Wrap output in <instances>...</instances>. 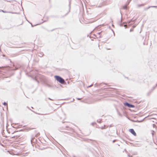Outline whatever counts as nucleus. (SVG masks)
I'll list each match as a JSON object with an SVG mask.
<instances>
[{
    "label": "nucleus",
    "mask_w": 157,
    "mask_h": 157,
    "mask_svg": "<svg viewBox=\"0 0 157 157\" xmlns=\"http://www.w3.org/2000/svg\"><path fill=\"white\" fill-rule=\"evenodd\" d=\"M42 78L43 79H45V78H46V77H45V76H43V75H42Z\"/></svg>",
    "instance_id": "nucleus-18"
},
{
    "label": "nucleus",
    "mask_w": 157,
    "mask_h": 157,
    "mask_svg": "<svg viewBox=\"0 0 157 157\" xmlns=\"http://www.w3.org/2000/svg\"><path fill=\"white\" fill-rule=\"evenodd\" d=\"M116 140H113V143L115 142L116 141Z\"/></svg>",
    "instance_id": "nucleus-24"
},
{
    "label": "nucleus",
    "mask_w": 157,
    "mask_h": 157,
    "mask_svg": "<svg viewBox=\"0 0 157 157\" xmlns=\"http://www.w3.org/2000/svg\"><path fill=\"white\" fill-rule=\"evenodd\" d=\"M124 105L125 106H127L128 108H133L135 107V106L128 102H125L124 103Z\"/></svg>",
    "instance_id": "nucleus-2"
},
{
    "label": "nucleus",
    "mask_w": 157,
    "mask_h": 157,
    "mask_svg": "<svg viewBox=\"0 0 157 157\" xmlns=\"http://www.w3.org/2000/svg\"><path fill=\"white\" fill-rule=\"evenodd\" d=\"M48 99L50 100H53L52 99H51V98H48Z\"/></svg>",
    "instance_id": "nucleus-27"
},
{
    "label": "nucleus",
    "mask_w": 157,
    "mask_h": 157,
    "mask_svg": "<svg viewBox=\"0 0 157 157\" xmlns=\"http://www.w3.org/2000/svg\"><path fill=\"white\" fill-rule=\"evenodd\" d=\"M132 27H133V28H135V27L136 26H135V25H133V26H132Z\"/></svg>",
    "instance_id": "nucleus-34"
},
{
    "label": "nucleus",
    "mask_w": 157,
    "mask_h": 157,
    "mask_svg": "<svg viewBox=\"0 0 157 157\" xmlns=\"http://www.w3.org/2000/svg\"><path fill=\"white\" fill-rule=\"evenodd\" d=\"M119 114L120 116H122V115L120 113H119Z\"/></svg>",
    "instance_id": "nucleus-31"
},
{
    "label": "nucleus",
    "mask_w": 157,
    "mask_h": 157,
    "mask_svg": "<svg viewBox=\"0 0 157 157\" xmlns=\"http://www.w3.org/2000/svg\"><path fill=\"white\" fill-rule=\"evenodd\" d=\"M132 30H132V29H130V32H131L132 31Z\"/></svg>",
    "instance_id": "nucleus-30"
},
{
    "label": "nucleus",
    "mask_w": 157,
    "mask_h": 157,
    "mask_svg": "<svg viewBox=\"0 0 157 157\" xmlns=\"http://www.w3.org/2000/svg\"><path fill=\"white\" fill-rule=\"evenodd\" d=\"M38 25V24H37V25H32V24H31L32 26V27H34V26H35V25Z\"/></svg>",
    "instance_id": "nucleus-29"
},
{
    "label": "nucleus",
    "mask_w": 157,
    "mask_h": 157,
    "mask_svg": "<svg viewBox=\"0 0 157 157\" xmlns=\"http://www.w3.org/2000/svg\"><path fill=\"white\" fill-rule=\"evenodd\" d=\"M73 157H75V156H73Z\"/></svg>",
    "instance_id": "nucleus-47"
},
{
    "label": "nucleus",
    "mask_w": 157,
    "mask_h": 157,
    "mask_svg": "<svg viewBox=\"0 0 157 157\" xmlns=\"http://www.w3.org/2000/svg\"><path fill=\"white\" fill-rule=\"evenodd\" d=\"M95 124V122H92L91 124V125H94V124Z\"/></svg>",
    "instance_id": "nucleus-20"
},
{
    "label": "nucleus",
    "mask_w": 157,
    "mask_h": 157,
    "mask_svg": "<svg viewBox=\"0 0 157 157\" xmlns=\"http://www.w3.org/2000/svg\"><path fill=\"white\" fill-rule=\"evenodd\" d=\"M39 56L41 57L42 56H43V55L42 54H40V55H39Z\"/></svg>",
    "instance_id": "nucleus-22"
},
{
    "label": "nucleus",
    "mask_w": 157,
    "mask_h": 157,
    "mask_svg": "<svg viewBox=\"0 0 157 157\" xmlns=\"http://www.w3.org/2000/svg\"><path fill=\"white\" fill-rule=\"evenodd\" d=\"M27 154V152H26L25 153H23V155H25L26 154Z\"/></svg>",
    "instance_id": "nucleus-21"
},
{
    "label": "nucleus",
    "mask_w": 157,
    "mask_h": 157,
    "mask_svg": "<svg viewBox=\"0 0 157 157\" xmlns=\"http://www.w3.org/2000/svg\"><path fill=\"white\" fill-rule=\"evenodd\" d=\"M32 108H33L32 107H31Z\"/></svg>",
    "instance_id": "nucleus-46"
},
{
    "label": "nucleus",
    "mask_w": 157,
    "mask_h": 157,
    "mask_svg": "<svg viewBox=\"0 0 157 157\" xmlns=\"http://www.w3.org/2000/svg\"><path fill=\"white\" fill-rule=\"evenodd\" d=\"M129 131L134 136H136V134L133 129H130Z\"/></svg>",
    "instance_id": "nucleus-4"
},
{
    "label": "nucleus",
    "mask_w": 157,
    "mask_h": 157,
    "mask_svg": "<svg viewBox=\"0 0 157 157\" xmlns=\"http://www.w3.org/2000/svg\"><path fill=\"white\" fill-rule=\"evenodd\" d=\"M39 115H42V114H40V113H38Z\"/></svg>",
    "instance_id": "nucleus-38"
},
{
    "label": "nucleus",
    "mask_w": 157,
    "mask_h": 157,
    "mask_svg": "<svg viewBox=\"0 0 157 157\" xmlns=\"http://www.w3.org/2000/svg\"><path fill=\"white\" fill-rule=\"evenodd\" d=\"M152 92V90H150V91H149L147 94V96H149L151 93Z\"/></svg>",
    "instance_id": "nucleus-9"
},
{
    "label": "nucleus",
    "mask_w": 157,
    "mask_h": 157,
    "mask_svg": "<svg viewBox=\"0 0 157 157\" xmlns=\"http://www.w3.org/2000/svg\"><path fill=\"white\" fill-rule=\"evenodd\" d=\"M55 79L58 82L61 84H63L65 82L64 80L61 77L58 75L54 76Z\"/></svg>",
    "instance_id": "nucleus-1"
},
{
    "label": "nucleus",
    "mask_w": 157,
    "mask_h": 157,
    "mask_svg": "<svg viewBox=\"0 0 157 157\" xmlns=\"http://www.w3.org/2000/svg\"><path fill=\"white\" fill-rule=\"evenodd\" d=\"M135 20L132 21V20H131L129 21H128V23L129 24V25H131L132 23H130L132 22H133V24L134 23V22H135Z\"/></svg>",
    "instance_id": "nucleus-8"
},
{
    "label": "nucleus",
    "mask_w": 157,
    "mask_h": 157,
    "mask_svg": "<svg viewBox=\"0 0 157 157\" xmlns=\"http://www.w3.org/2000/svg\"><path fill=\"white\" fill-rule=\"evenodd\" d=\"M71 1L70 0L69 1V4L68 5L69 8V10H68V12L67 13H66L64 15H61L60 17L61 18L64 17L66 15H67L70 12V9H71Z\"/></svg>",
    "instance_id": "nucleus-3"
},
{
    "label": "nucleus",
    "mask_w": 157,
    "mask_h": 157,
    "mask_svg": "<svg viewBox=\"0 0 157 157\" xmlns=\"http://www.w3.org/2000/svg\"><path fill=\"white\" fill-rule=\"evenodd\" d=\"M33 79L37 82L38 83H39V81L36 79V78H33Z\"/></svg>",
    "instance_id": "nucleus-13"
},
{
    "label": "nucleus",
    "mask_w": 157,
    "mask_h": 157,
    "mask_svg": "<svg viewBox=\"0 0 157 157\" xmlns=\"http://www.w3.org/2000/svg\"><path fill=\"white\" fill-rule=\"evenodd\" d=\"M122 16L121 15V21H120V25L121 26H124V27H125L126 26V24H125L124 25H123V24H124V23H121V22H122Z\"/></svg>",
    "instance_id": "nucleus-6"
},
{
    "label": "nucleus",
    "mask_w": 157,
    "mask_h": 157,
    "mask_svg": "<svg viewBox=\"0 0 157 157\" xmlns=\"http://www.w3.org/2000/svg\"><path fill=\"white\" fill-rule=\"evenodd\" d=\"M13 1V0H9V1L6 0V1H7V2H12V1Z\"/></svg>",
    "instance_id": "nucleus-19"
},
{
    "label": "nucleus",
    "mask_w": 157,
    "mask_h": 157,
    "mask_svg": "<svg viewBox=\"0 0 157 157\" xmlns=\"http://www.w3.org/2000/svg\"><path fill=\"white\" fill-rule=\"evenodd\" d=\"M153 127H154V126H155V124H153Z\"/></svg>",
    "instance_id": "nucleus-39"
},
{
    "label": "nucleus",
    "mask_w": 157,
    "mask_h": 157,
    "mask_svg": "<svg viewBox=\"0 0 157 157\" xmlns=\"http://www.w3.org/2000/svg\"><path fill=\"white\" fill-rule=\"evenodd\" d=\"M62 123H64V122H62Z\"/></svg>",
    "instance_id": "nucleus-44"
},
{
    "label": "nucleus",
    "mask_w": 157,
    "mask_h": 157,
    "mask_svg": "<svg viewBox=\"0 0 157 157\" xmlns=\"http://www.w3.org/2000/svg\"><path fill=\"white\" fill-rule=\"evenodd\" d=\"M101 32H99V33H97V34L99 35H100V34L101 33Z\"/></svg>",
    "instance_id": "nucleus-25"
},
{
    "label": "nucleus",
    "mask_w": 157,
    "mask_h": 157,
    "mask_svg": "<svg viewBox=\"0 0 157 157\" xmlns=\"http://www.w3.org/2000/svg\"><path fill=\"white\" fill-rule=\"evenodd\" d=\"M142 5H140V6H142Z\"/></svg>",
    "instance_id": "nucleus-42"
},
{
    "label": "nucleus",
    "mask_w": 157,
    "mask_h": 157,
    "mask_svg": "<svg viewBox=\"0 0 157 157\" xmlns=\"http://www.w3.org/2000/svg\"><path fill=\"white\" fill-rule=\"evenodd\" d=\"M98 7H101V6H98Z\"/></svg>",
    "instance_id": "nucleus-35"
},
{
    "label": "nucleus",
    "mask_w": 157,
    "mask_h": 157,
    "mask_svg": "<svg viewBox=\"0 0 157 157\" xmlns=\"http://www.w3.org/2000/svg\"><path fill=\"white\" fill-rule=\"evenodd\" d=\"M94 36H96L95 35H94Z\"/></svg>",
    "instance_id": "nucleus-43"
},
{
    "label": "nucleus",
    "mask_w": 157,
    "mask_h": 157,
    "mask_svg": "<svg viewBox=\"0 0 157 157\" xmlns=\"http://www.w3.org/2000/svg\"><path fill=\"white\" fill-rule=\"evenodd\" d=\"M108 127V126H106L105 125H104L103 126H102L100 128L101 129H103L106 128Z\"/></svg>",
    "instance_id": "nucleus-7"
},
{
    "label": "nucleus",
    "mask_w": 157,
    "mask_h": 157,
    "mask_svg": "<svg viewBox=\"0 0 157 157\" xmlns=\"http://www.w3.org/2000/svg\"><path fill=\"white\" fill-rule=\"evenodd\" d=\"M131 0H130V1H131Z\"/></svg>",
    "instance_id": "nucleus-48"
},
{
    "label": "nucleus",
    "mask_w": 157,
    "mask_h": 157,
    "mask_svg": "<svg viewBox=\"0 0 157 157\" xmlns=\"http://www.w3.org/2000/svg\"><path fill=\"white\" fill-rule=\"evenodd\" d=\"M54 30V29H52L51 31H53Z\"/></svg>",
    "instance_id": "nucleus-41"
},
{
    "label": "nucleus",
    "mask_w": 157,
    "mask_h": 157,
    "mask_svg": "<svg viewBox=\"0 0 157 157\" xmlns=\"http://www.w3.org/2000/svg\"><path fill=\"white\" fill-rule=\"evenodd\" d=\"M2 12H4V13H5V12H6V11H3V10H2Z\"/></svg>",
    "instance_id": "nucleus-36"
},
{
    "label": "nucleus",
    "mask_w": 157,
    "mask_h": 157,
    "mask_svg": "<svg viewBox=\"0 0 157 157\" xmlns=\"http://www.w3.org/2000/svg\"><path fill=\"white\" fill-rule=\"evenodd\" d=\"M128 5V4L127 5H125L123 6V9L125 10H127V6Z\"/></svg>",
    "instance_id": "nucleus-11"
},
{
    "label": "nucleus",
    "mask_w": 157,
    "mask_h": 157,
    "mask_svg": "<svg viewBox=\"0 0 157 157\" xmlns=\"http://www.w3.org/2000/svg\"><path fill=\"white\" fill-rule=\"evenodd\" d=\"M19 137V136L17 135V136H13L12 137V138H14V139H17Z\"/></svg>",
    "instance_id": "nucleus-10"
},
{
    "label": "nucleus",
    "mask_w": 157,
    "mask_h": 157,
    "mask_svg": "<svg viewBox=\"0 0 157 157\" xmlns=\"http://www.w3.org/2000/svg\"><path fill=\"white\" fill-rule=\"evenodd\" d=\"M39 135V133H37L36 135H36H37V136H38Z\"/></svg>",
    "instance_id": "nucleus-33"
},
{
    "label": "nucleus",
    "mask_w": 157,
    "mask_h": 157,
    "mask_svg": "<svg viewBox=\"0 0 157 157\" xmlns=\"http://www.w3.org/2000/svg\"><path fill=\"white\" fill-rule=\"evenodd\" d=\"M50 17L52 18H54V17H57V16H56L55 15H51L50 16Z\"/></svg>",
    "instance_id": "nucleus-14"
},
{
    "label": "nucleus",
    "mask_w": 157,
    "mask_h": 157,
    "mask_svg": "<svg viewBox=\"0 0 157 157\" xmlns=\"http://www.w3.org/2000/svg\"><path fill=\"white\" fill-rule=\"evenodd\" d=\"M76 99L78 100H79L80 99H81L82 98H77Z\"/></svg>",
    "instance_id": "nucleus-26"
},
{
    "label": "nucleus",
    "mask_w": 157,
    "mask_h": 157,
    "mask_svg": "<svg viewBox=\"0 0 157 157\" xmlns=\"http://www.w3.org/2000/svg\"><path fill=\"white\" fill-rule=\"evenodd\" d=\"M66 128H69V127H68V126H66Z\"/></svg>",
    "instance_id": "nucleus-32"
},
{
    "label": "nucleus",
    "mask_w": 157,
    "mask_h": 157,
    "mask_svg": "<svg viewBox=\"0 0 157 157\" xmlns=\"http://www.w3.org/2000/svg\"><path fill=\"white\" fill-rule=\"evenodd\" d=\"M46 86H48V87H49V88L52 87V86L51 85L49 84H46Z\"/></svg>",
    "instance_id": "nucleus-12"
},
{
    "label": "nucleus",
    "mask_w": 157,
    "mask_h": 157,
    "mask_svg": "<svg viewBox=\"0 0 157 157\" xmlns=\"http://www.w3.org/2000/svg\"><path fill=\"white\" fill-rule=\"evenodd\" d=\"M92 85H91L88 86V88L89 87H91L92 86Z\"/></svg>",
    "instance_id": "nucleus-28"
},
{
    "label": "nucleus",
    "mask_w": 157,
    "mask_h": 157,
    "mask_svg": "<svg viewBox=\"0 0 157 157\" xmlns=\"http://www.w3.org/2000/svg\"><path fill=\"white\" fill-rule=\"evenodd\" d=\"M3 105L5 106L7 105V103L5 102L3 103Z\"/></svg>",
    "instance_id": "nucleus-15"
},
{
    "label": "nucleus",
    "mask_w": 157,
    "mask_h": 157,
    "mask_svg": "<svg viewBox=\"0 0 157 157\" xmlns=\"http://www.w3.org/2000/svg\"><path fill=\"white\" fill-rule=\"evenodd\" d=\"M97 122L98 123H101V120H98L97 121Z\"/></svg>",
    "instance_id": "nucleus-16"
},
{
    "label": "nucleus",
    "mask_w": 157,
    "mask_h": 157,
    "mask_svg": "<svg viewBox=\"0 0 157 157\" xmlns=\"http://www.w3.org/2000/svg\"><path fill=\"white\" fill-rule=\"evenodd\" d=\"M37 141L36 139L34 137H32L31 140V142L32 144L33 143H36Z\"/></svg>",
    "instance_id": "nucleus-5"
},
{
    "label": "nucleus",
    "mask_w": 157,
    "mask_h": 157,
    "mask_svg": "<svg viewBox=\"0 0 157 157\" xmlns=\"http://www.w3.org/2000/svg\"><path fill=\"white\" fill-rule=\"evenodd\" d=\"M18 68H17V67H15V68L14 69V70H17L18 69Z\"/></svg>",
    "instance_id": "nucleus-23"
},
{
    "label": "nucleus",
    "mask_w": 157,
    "mask_h": 157,
    "mask_svg": "<svg viewBox=\"0 0 157 157\" xmlns=\"http://www.w3.org/2000/svg\"><path fill=\"white\" fill-rule=\"evenodd\" d=\"M157 7V6H149V7H148L147 8V9H149L151 7Z\"/></svg>",
    "instance_id": "nucleus-17"
},
{
    "label": "nucleus",
    "mask_w": 157,
    "mask_h": 157,
    "mask_svg": "<svg viewBox=\"0 0 157 157\" xmlns=\"http://www.w3.org/2000/svg\"><path fill=\"white\" fill-rule=\"evenodd\" d=\"M3 67H0V69L2 68Z\"/></svg>",
    "instance_id": "nucleus-37"
},
{
    "label": "nucleus",
    "mask_w": 157,
    "mask_h": 157,
    "mask_svg": "<svg viewBox=\"0 0 157 157\" xmlns=\"http://www.w3.org/2000/svg\"><path fill=\"white\" fill-rule=\"evenodd\" d=\"M101 37V36H99V38H100Z\"/></svg>",
    "instance_id": "nucleus-40"
},
{
    "label": "nucleus",
    "mask_w": 157,
    "mask_h": 157,
    "mask_svg": "<svg viewBox=\"0 0 157 157\" xmlns=\"http://www.w3.org/2000/svg\"><path fill=\"white\" fill-rule=\"evenodd\" d=\"M112 26H113V25H112Z\"/></svg>",
    "instance_id": "nucleus-45"
}]
</instances>
